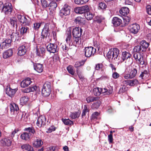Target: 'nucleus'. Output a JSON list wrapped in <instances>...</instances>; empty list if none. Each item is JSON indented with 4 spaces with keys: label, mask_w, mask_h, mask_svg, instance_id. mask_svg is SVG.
I'll use <instances>...</instances> for the list:
<instances>
[{
    "label": "nucleus",
    "mask_w": 151,
    "mask_h": 151,
    "mask_svg": "<svg viewBox=\"0 0 151 151\" xmlns=\"http://www.w3.org/2000/svg\"><path fill=\"white\" fill-rule=\"evenodd\" d=\"M53 61L54 62H56L58 63V62H60L59 56L58 54H55L53 57Z\"/></svg>",
    "instance_id": "5fc2aeb1"
},
{
    "label": "nucleus",
    "mask_w": 151,
    "mask_h": 151,
    "mask_svg": "<svg viewBox=\"0 0 151 151\" xmlns=\"http://www.w3.org/2000/svg\"><path fill=\"white\" fill-rule=\"evenodd\" d=\"M67 69L69 73L73 76L74 75L75 71L73 70V67L72 66L69 65L67 67Z\"/></svg>",
    "instance_id": "de8ad7c7"
},
{
    "label": "nucleus",
    "mask_w": 151,
    "mask_h": 151,
    "mask_svg": "<svg viewBox=\"0 0 151 151\" xmlns=\"http://www.w3.org/2000/svg\"><path fill=\"white\" fill-rule=\"evenodd\" d=\"M106 57L108 59H109L110 61L111 60L112 61V49H110L109 51L107 53L106 55Z\"/></svg>",
    "instance_id": "13d9d810"
},
{
    "label": "nucleus",
    "mask_w": 151,
    "mask_h": 151,
    "mask_svg": "<svg viewBox=\"0 0 151 151\" xmlns=\"http://www.w3.org/2000/svg\"><path fill=\"white\" fill-rule=\"evenodd\" d=\"M80 114V112L79 111L74 112L70 113V116L72 119H75L78 117Z\"/></svg>",
    "instance_id": "ea45409f"
},
{
    "label": "nucleus",
    "mask_w": 151,
    "mask_h": 151,
    "mask_svg": "<svg viewBox=\"0 0 151 151\" xmlns=\"http://www.w3.org/2000/svg\"><path fill=\"white\" fill-rule=\"evenodd\" d=\"M89 10V6L88 5H85L80 7H77L74 9V11L76 13L85 14L86 12Z\"/></svg>",
    "instance_id": "2eb2a0df"
},
{
    "label": "nucleus",
    "mask_w": 151,
    "mask_h": 151,
    "mask_svg": "<svg viewBox=\"0 0 151 151\" xmlns=\"http://www.w3.org/2000/svg\"><path fill=\"white\" fill-rule=\"evenodd\" d=\"M141 55H142L139 53L137 52L134 53L133 55L134 58L136 61H137V60H138Z\"/></svg>",
    "instance_id": "774afa93"
},
{
    "label": "nucleus",
    "mask_w": 151,
    "mask_h": 151,
    "mask_svg": "<svg viewBox=\"0 0 151 151\" xmlns=\"http://www.w3.org/2000/svg\"><path fill=\"white\" fill-rule=\"evenodd\" d=\"M122 20L117 17H114L113 18L112 23L115 27L118 26L122 23Z\"/></svg>",
    "instance_id": "2f4dec72"
},
{
    "label": "nucleus",
    "mask_w": 151,
    "mask_h": 151,
    "mask_svg": "<svg viewBox=\"0 0 151 151\" xmlns=\"http://www.w3.org/2000/svg\"><path fill=\"white\" fill-rule=\"evenodd\" d=\"M93 93L94 95L98 96L100 94V88H95L93 89Z\"/></svg>",
    "instance_id": "6e6d98bb"
},
{
    "label": "nucleus",
    "mask_w": 151,
    "mask_h": 151,
    "mask_svg": "<svg viewBox=\"0 0 151 151\" xmlns=\"http://www.w3.org/2000/svg\"><path fill=\"white\" fill-rule=\"evenodd\" d=\"M29 100L28 97L24 96L22 97L20 99V103L21 105H23L25 104Z\"/></svg>",
    "instance_id": "a19ab883"
},
{
    "label": "nucleus",
    "mask_w": 151,
    "mask_h": 151,
    "mask_svg": "<svg viewBox=\"0 0 151 151\" xmlns=\"http://www.w3.org/2000/svg\"><path fill=\"white\" fill-rule=\"evenodd\" d=\"M46 118L44 116H40L38 118L36 123L39 127H44L46 124Z\"/></svg>",
    "instance_id": "4468645a"
},
{
    "label": "nucleus",
    "mask_w": 151,
    "mask_h": 151,
    "mask_svg": "<svg viewBox=\"0 0 151 151\" xmlns=\"http://www.w3.org/2000/svg\"><path fill=\"white\" fill-rule=\"evenodd\" d=\"M89 111V109L88 108L86 105H84V109L83 110L82 116V117L85 116L87 114L88 115Z\"/></svg>",
    "instance_id": "c03bdc74"
},
{
    "label": "nucleus",
    "mask_w": 151,
    "mask_h": 151,
    "mask_svg": "<svg viewBox=\"0 0 151 151\" xmlns=\"http://www.w3.org/2000/svg\"><path fill=\"white\" fill-rule=\"evenodd\" d=\"M11 37L12 42H15L16 41L18 40L19 37V33L17 31V29H13L12 31Z\"/></svg>",
    "instance_id": "6ab92c4d"
},
{
    "label": "nucleus",
    "mask_w": 151,
    "mask_h": 151,
    "mask_svg": "<svg viewBox=\"0 0 151 151\" xmlns=\"http://www.w3.org/2000/svg\"><path fill=\"white\" fill-rule=\"evenodd\" d=\"M16 89H13L10 88V87L6 88V94L9 97H13L16 92Z\"/></svg>",
    "instance_id": "4be33fe9"
},
{
    "label": "nucleus",
    "mask_w": 151,
    "mask_h": 151,
    "mask_svg": "<svg viewBox=\"0 0 151 151\" xmlns=\"http://www.w3.org/2000/svg\"><path fill=\"white\" fill-rule=\"evenodd\" d=\"M139 66L134 65L129 66L127 68L126 70L132 78L135 77L139 74Z\"/></svg>",
    "instance_id": "39448f33"
},
{
    "label": "nucleus",
    "mask_w": 151,
    "mask_h": 151,
    "mask_svg": "<svg viewBox=\"0 0 151 151\" xmlns=\"http://www.w3.org/2000/svg\"><path fill=\"white\" fill-rule=\"evenodd\" d=\"M55 127L53 126H52L47 129L46 132L48 133H50L52 131H55Z\"/></svg>",
    "instance_id": "bf43d9fd"
},
{
    "label": "nucleus",
    "mask_w": 151,
    "mask_h": 151,
    "mask_svg": "<svg viewBox=\"0 0 151 151\" xmlns=\"http://www.w3.org/2000/svg\"><path fill=\"white\" fill-rule=\"evenodd\" d=\"M83 30L79 27H76L74 28L72 31V35L73 36V39L71 40V32L69 30L67 32H66L67 37L65 41L67 44L69 46L71 44V45H73L75 46L80 44L81 36L82 34Z\"/></svg>",
    "instance_id": "f257e3e1"
},
{
    "label": "nucleus",
    "mask_w": 151,
    "mask_h": 151,
    "mask_svg": "<svg viewBox=\"0 0 151 151\" xmlns=\"http://www.w3.org/2000/svg\"><path fill=\"white\" fill-rule=\"evenodd\" d=\"M13 54V50L10 49L3 53V58L4 59L7 58L11 57Z\"/></svg>",
    "instance_id": "c756f323"
},
{
    "label": "nucleus",
    "mask_w": 151,
    "mask_h": 151,
    "mask_svg": "<svg viewBox=\"0 0 151 151\" xmlns=\"http://www.w3.org/2000/svg\"><path fill=\"white\" fill-rule=\"evenodd\" d=\"M9 47V45H7L4 41L0 45V47L2 49H6Z\"/></svg>",
    "instance_id": "680f3d73"
},
{
    "label": "nucleus",
    "mask_w": 151,
    "mask_h": 151,
    "mask_svg": "<svg viewBox=\"0 0 151 151\" xmlns=\"http://www.w3.org/2000/svg\"><path fill=\"white\" fill-rule=\"evenodd\" d=\"M47 50L50 53H55L58 51L57 45L56 44H49L47 46Z\"/></svg>",
    "instance_id": "ddd939ff"
},
{
    "label": "nucleus",
    "mask_w": 151,
    "mask_h": 151,
    "mask_svg": "<svg viewBox=\"0 0 151 151\" xmlns=\"http://www.w3.org/2000/svg\"><path fill=\"white\" fill-rule=\"evenodd\" d=\"M90 10L86 12L84 14V15L88 20H91L93 17V13L90 12Z\"/></svg>",
    "instance_id": "473e14b6"
},
{
    "label": "nucleus",
    "mask_w": 151,
    "mask_h": 151,
    "mask_svg": "<svg viewBox=\"0 0 151 151\" xmlns=\"http://www.w3.org/2000/svg\"><path fill=\"white\" fill-rule=\"evenodd\" d=\"M18 130L15 129L12 132L8 137L2 139L0 141L2 146H9L11 145L12 139L14 136L15 133H17Z\"/></svg>",
    "instance_id": "7ed1b4c3"
},
{
    "label": "nucleus",
    "mask_w": 151,
    "mask_h": 151,
    "mask_svg": "<svg viewBox=\"0 0 151 151\" xmlns=\"http://www.w3.org/2000/svg\"><path fill=\"white\" fill-rule=\"evenodd\" d=\"M41 2L43 8L48 7L49 4H48L46 0H41Z\"/></svg>",
    "instance_id": "603ef678"
},
{
    "label": "nucleus",
    "mask_w": 151,
    "mask_h": 151,
    "mask_svg": "<svg viewBox=\"0 0 151 151\" xmlns=\"http://www.w3.org/2000/svg\"><path fill=\"white\" fill-rule=\"evenodd\" d=\"M21 148L28 151H34L33 147L29 144H24L21 146Z\"/></svg>",
    "instance_id": "f704fd0d"
},
{
    "label": "nucleus",
    "mask_w": 151,
    "mask_h": 151,
    "mask_svg": "<svg viewBox=\"0 0 151 151\" xmlns=\"http://www.w3.org/2000/svg\"><path fill=\"white\" fill-rule=\"evenodd\" d=\"M62 121L66 125H71L73 124V121L70 120L69 119H62Z\"/></svg>",
    "instance_id": "a18cd8bd"
},
{
    "label": "nucleus",
    "mask_w": 151,
    "mask_h": 151,
    "mask_svg": "<svg viewBox=\"0 0 151 151\" xmlns=\"http://www.w3.org/2000/svg\"><path fill=\"white\" fill-rule=\"evenodd\" d=\"M20 33L22 35H25L29 32V28L27 27H22L20 29Z\"/></svg>",
    "instance_id": "58836bf2"
},
{
    "label": "nucleus",
    "mask_w": 151,
    "mask_h": 151,
    "mask_svg": "<svg viewBox=\"0 0 151 151\" xmlns=\"http://www.w3.org/2000/svg\"><path fill=\"white\" fill-rule=\"evenodd\" d=\"M45 49L42 47L37 48L36 49V54L39 57H42L45 53Z\"/></svg>",
    "instance_id": "c85d7f7f"
},
{
    "label": "nucleus",
    "mask_w": 151,
    "mask_h": 151,
    "mask_svg": "<svg viewBox=\"0 0 151 151\" xmlns=\"http://www.w3.org/2000/svg\"><path fill=\"white\" fill-rule=\"evenodd\" d=\"M127 87L125 85H123L119 90L118 93L121 94L125 92L127 90Z\"/></svg>",
    "instance_id": "8fccbe9b"
},
{
    "label": "nucleus",
    "mask_w": 151,
    "mask_h": 151,
    "mask_svg": "<svg viewBox=\"0 0 151 151\" xmlns=\"http://www.w3.org/2000/svg\"><path fill=\"white\" fill-rule=\"evenodd\" d=\"M32 82L31 79L29 78H27L21 82L20 85L21 87L25 88L29 85Z\"/></svg>",
    "instance_id": "5701e85b"
},
{
    "label": "nucleus",
    "mask_w": 151,
    "mask_h": 151,
    "mask_svg": "<svg viewBox=\"0 0 151 151\" xmlns=\"http://www.w3.org/2000/svg\"><path fill=\"white\" fill-rule=\"evenodd\" d=\"M123 19L125 25H127L129 24L131 19L130 17L126 16H123Z\"/></svg>",
    "instance_id": "09e8293b"
},
{
    "label": "nucleus",
    "mask_w": 151,
    "mask_h": 151,
    "mask_svg": "<svg viewBox=\"0 0 151 151\" xmlns=\"http://www.w3.org/2000/svg\"><path fill=\"white\" fill-rule=\"evenodd\" d=\"M149 45L148 43L145 40H142L140 44L135 46L134 48V51L135 52L140 53L144 52L146 50Z\"/></svg>",
    "instance_id": "f03ea898"
},
{
    "label": "nucleus",
    "mask_w": 151,
    "mask_h": 151,
    "mask_svg": "<svg viewBox=\"0 0 151 151\" xmlns=\"http://www.w3.org/2000/svg\"><path fill=\"white\" fill-rule=\"evenodd\" d=\"M49 28L48 24H45L44 27L42 29L41 40L42 41L46 42H48L47 39H49V36L50 35L49 32Z\"/></svg>",
    "instance_id": "423d86ee"
},
{
    "label": "nucleus",
    "mask_w": 151,
    "mask_h": 151,
    "mask_svg": "<svg viewBox=\"0 0 151 151\" xmlns=\"http://www.w3.org/2000/svg\"><path fill=\"white\" fill-rule=\"evenodd\" d=\"M43 144V142L40 139H37L33 143V146L36 148H38L41 146Z\"/></svg>",
    "instance_id": "72a5a7b5"
},
{
    "label": "nucleus",
    "mask_w": 151,
    "mask_h": 151,
    "mask_svg": "<svg viewBox=\"0 0 151 151\" xmlns=\"http://www.w3.org/2000/svg\"><path fill=\"white\" fill-rule=\"evenodd\" d=\"M112 61H117L119 60V51L118 49L117 48H114L112 49Z\"/></svg>",
    "instance_id": "f3484780"
},
{
    "label": "nucleus",
    "mask_w": 151,
    "mask_h": 151,
    "mask_svg": "<svg viewBox=\"0 0 151 151\" xmlns=\"http://www.w3.org/2000/svg\"><path fill=\"white\" fill-rule=\"evenodd\" d=\"M18 116H19L21 119L25 121H26L27 120V116H26L25 114H24L23 113H21L19 114Z\"/></svg>",
    "instance_id": "3c124183"
},
{
    "label": "nucleus",
    "mask_w": 151,
    "mask_h": 151,
    "mask_svg": "<svg viewBox=\"0 0 151 151\" xmlns=\"http://www.w3.org/2000/svg\"><path fill=\"white\" fill-rule=\"evenodd\" d=\"M119 76V74L117 72L114 71L113 72L112 77L115 79L118 78Z\"/></svg>",
    "instance_id": "e2e57ef3"
},
{
    "label": "nucleus",
    "mask_w": 151,
    "mask_h": 151,
    "mask_svg": "<svg viewBox=\"0 0 151 151\" xmlns=\"http://www.w3.org/2000/svg\"><path fill=\"white\" fill-rule=\"evenodd\" d=\"M100 106V103L97 102L94 103L92 105V108L93 109H97Z\"/></svg>",
    "instance_id": "338daca9"
},
{
    "label": "nucleus",
    "mask_w": 151,
    "mask_h": 151,
    "mask_svg": "<svg viewBox=\"0 0 151 151\" xmlns=\"http://www.w3.org/2000/svg\"><path fill=\"white\" fill-rule=\"evenodd\" d=\"M52 83L50 82L46 81L44 84L42 89V94L44 97L48 96L51 91Z\"/></svg>",
    "instance_id": "20e7f679"
},
{
    "label": "nucleus",
    "mask_w": 151,
    "mask_h": 151,
    "mask_svg": "<svg viewBox=\"0 0 151 151\" xmlns=\"http://www.w3.org/2000/svg\"><path fill=\"white\" fill-rule=\"evenodd\" d=\"M85 55L86 57L93 56L96 52V49L92 47H86L84 49Z\"/></svg>",
    "instance_id": "1a4fd4ad"
},
{
    "label": "nucleus",
    "mask_w": 151,
    "mask_h": 151,
    "mask_svg": "<svg viewBox=\"0 0 151 151\" xmlns=\"http://www.w3.org/2000/svg\"><path fill=\"white\" fill-rule=\"evenodd\" d=\"M24 130L26 131L27 132H28V133L32 137L36 133V131L34 128L32 126L25 128Z\"/></svg>",
    "instance_id": "b1692460"
},
{
    "label": "nucleus",
    "mask_w": 151,
    "mask_h": 151,
    "mask_svg": "<svg viewBox=\"0 0 151 151\" xmlns=\"http://www.w3.org/2000/svg\"><path fill=\"white\" fill-rule=\"evenodd\" d=\"M38 88V87L34 85L25 88L23 90L22 92L24 93H29L32 92H34L37 90Z\"/></svg>",
    "instance_id": "393cba45"
},
{
    "label": "nucleus",
    "mask_w": 151,
    "mask_h": 151,
    "mask_svg": "<svg viewBox=\"0 0 151 151\" xmlns=\"http://www.w3.org/2000/svg\"><path fill=\"white\" fill-rule=\"evenodd\" d=\"M17 17L20 23L24 25L29 26L30 24L29 20L28 19L24 16L20 14H17Z\"/></svg>",
    "instance_id": "9b49d317"
},
{
    "label": "nucleus",
    "mask_w": 151,
    "mask_h": 151,
    "mask_svg": "<svg viewBox=\"0 0 151 151\" xmlns=\"http://www.w3.org/2000/svg\"><path fill=\"white\" fill-rule=\"evenodd\" d=\"M122 51V58L123 61H124L125 60H127L128 59H129L131 56V54L128 52L126 51Z\"/></svg>",
    "instance_id": "a878e982"
},
{
    "label": "nucleus",
    "mask_w": 151,
    "mask_h": 151,
    "mask_svg": "<svg viewBox=\"0 0 151 151\" xmlns=\"http://www.w3.org/2000/svg\"><path fill=\"white\" fill-rule=\"evenodd\" d=\"M129 29L131 33L133 34H136L138 32L140 29V26L137 24H133L129 26Z\"/></svg>",
    "instance_id": "dca6fc26"
},
{
    "label": "nucleus",
    "mask_w": 151,
    "mask_h": 151,
    "mask_svg": "<svg viewBox=\"0 0 151 151\" xmlns=\"http://www.w3.org/2000/svg\"><path fill=\"white\" fill-rule=\"evenodd\" d=\"M137 61H139L140 65H143L144 64L145 62L143 60V57L142 55L137 60Z\"/></svg>",
    "instance_id": "0e129e2a"
},
{
    "label": "nucleus",
    "mask_w": 151,
    "mask_h": 151,
    "mask_svg": "<svg viewBox=\"0 0 151 151\" xmlns=\"http://www.w3.org/2000/svg\"><path fill=\"white\" fill-rule=\"evenodd\" d=\"M17 17L20 23L24 25L29 26L30 24L29 20L28 19L24 16L20 14H17Z\"/></svg>",
    "instance_id": "9d476101"
},
{
    "label": "nucleus",
    "mask_w": 151,
    "mask_h": 151,
    "mask_svg": "<svg viewBox=\"0 0 151 151\" xmlns=\"http://www.w3.org/2000/svg\"><path fill=\"white\" fill-rule=\"evenodd\" d=\"M119 12L121 16H126L129 13V10L127 7H123L120 9Z\"/></svg>",
    "instance_id": "cd10ccee"
},
{
    "label": "nucleus",
    "mask_w": 151,
    "mask_h": 151,
    "mask_svg": "<svg viewBox=\"0 0 151 151\" xmlns=\"http://www.w3.org/2000/svg\"><path fill=\"white\" fill-rule=\"evenodd\" d=\"M70 7L67 4H65L59 13L60 16L63 18L69 15L70 13Z\"/></svg>",
    "instance_id": "0eeeda50"
},
{
    "label": "nucleus",
    "mask_w": 151,
    "mask_h": 151,
    "mask_svg": "<svg viewBox=\"0 0 151 151\" xmlns=\"http://www.w3.org/2000/svg\"><path fill=\"white\" fill-rule=\"evenodd\" d=\"M17 17L20 23L24 25L29 26L30 24L29 20L28 19L24 16L20 14H17Z\"/></svg>",
    "instance_id": "f8f14e48"
},
{
    "label": "nucleus",
    "mask_w": 151,
    "mask_h": 151,
    "mask_svg": "<svg viewBox=\"0 0 151 151\" xmlns=\"http://www.w3.org/2000/svg\"><path fill=\"white\" fill-rule=\"evenodd\" d=\"M20 137L22 139L27 141L29 140L32 137L28 132H25L21 134Z\"/></svg>",
    "instance_id": "c9c22d12"
},
{
    "label": "nucleus",
    "mask_w": 151,
    "mask_h": 151,
    "mask_svg": "<svg viewBox=\"0 0 151 151\" xmlns=\"http://www.w3.org/2000/svg\"><path fill=\"white\" fill-rule=\"evenodd\" d=\"M148 72L147 71L145 70L144 71L142 72L140 74L139 77L141 78L142 79H145L148 76Z\"/></svg>",
    "instance_id": "79ce46f5"
},
{
    "label": "nucleus",
    "mask_w": 151,
    "mask_h": 151,
    "mask_svg": "<svg viewBox=\"0 0 151 151\" xmlns=\"http://www.w3.org/2000/svg\"><path fill=\"white\" fill-rule=\"evenodd\" d=\"M9 107L11 112H14L15 111H17L19 109L18 106L14 103L11 104L9 106Z\"/></svg>",
    "instance_id": "e433bc0d"
},
{
    "label": "nucleus",
    "mask_w": 151,
    "mask_h": 151,
    "mask_svg": "<svg viewBox=\"0 0 151 151\" xmlns=\"http://www.w3.org/2000/svg\"><path fill=\"white\" fill-rule=\"evenodd\" d=\"M48 6H49V9L50 10V14H52V11L55 10L57 6V4L56 2L52 1L49 4Z\"/></svg>",
    "instance_id": "bb28decb"
},
{
    "label": "nucleus",
    "mask_w": 151,
    "mask_h": 151,
    "mask_svg": "<svg viewBox=\"0 0 151 151\" xmlns=\"http://www.w3.org/2000/svg\"><path fill=\"white\" fill-rule=\"evenodd\" d=\"M138 83V81L137 79L129 81L128 85L131 86H134Z\"/></svg>",
    "instance_id": "49530a36"
},
{
    "label": "nucleus",
    "mask_w": 151,
    "mask_h": 151,
    "mask_svg": "<svg viewBox=\"0 0 151 151\" xmlns=\"http://www.w3.org/2000/svg\"><path fill=\"white\" fill-rule=\"evenodd\" d=\"M28 48V47L26 44L20 46L18 49V55L20 56L24 55L26 53Z\"/></svg>",
    "instance_id": "a211bd4d"
},
{
    "label": "nucleus",
    "mask_w": 151,
    "mask_h": 151,
    "mask_svg": "<svg viewBox=\"0 0 151 151\" xmlns=\"http://www.w3.org/2000/svg\"><path fill=\"white\" fill-rule=\"evenodd\" d=\"M84 19L80 17H78L76 18L74 20V22L77 25H82L84 24Z\"/></svg>",
    "instance_id": "7c9ffc66"
},
{
    "label": "nucleus",
    "mask_w": 151,
    "mask_h": 151,
    "mask_svg": "<svg viewBox=\"0 0 151 151\" xmlns=\"http://www.w3.org/2000/svg\"><path fill=\"white\" fill-rule=\"evenodd\" d=\"M89 0H75L74 2L77 4H82L87 2Z\"/></svg>",
    "instance_id": "864d4df0"
},
{
    "label": "nucleus",
    "mask_w": 151,
    "mask_h": 151,
    "mask_svg": "<svg viewBox=\"0 0 151 151\" xmlns=\"http://www.w3.org/2000/svg\"><path fill=\"white\" fill-rule=\"evenodd\" d=\"M8 21L13 28L15 27L16 29H17L18 26V21L16 18L14 17L10 18L9 19H8Z\"/></svg>",
    "instance_id": "aec40b11"
},
{
    "label": "nucleus",
    "mask_w": 151,
    "mask_h": 151,
    "mask_svg": "<svg viewBox=\"0 0 151 151\" xmlns=\"http://www.w3.org/2000/svg\"><path fill=\"white\" fill-rule=\"evenodd\" d=\"M2 11L5 15L9 16L12 11V6L11 4L7 2L5 3L4 5L3 4Z\"/></svg>",
    "instance_id": "6e6552de"
},
{
    "label": "nucleus",
    "mask_w": 151,
    "mask_h": 151,
    "mask_svg": "<svg viewBox=\"0 0 151 151\" xmlns=\"http://www.w3.org/2000/svg\"><path fill=\"white\" fill-rule=\"evenodd\" d=\"M41 23L36 22L34 24V28L35 30H38L40 27Z\"/></svg>",
    "instance_id": "052dcab7"
},
{
    "label": "nucleus",
    "mask_w": 151,
    "mask_h": 151,
    "mask_svg": "<svg viewBox=\"0 0 151 151\" xmlns=\"http://www.w3.org/2000/svg\"><path fill=\"white\" fill-rule=\"evenodd\" d=\"M86 60H82L80 62H76L75 65L74 67L76 68H78V67L83 65Z\"/></svg>",
    "instance_id": "37998d69"
},
{
    "label": "nucleus",
    "mask_w": 151,
    "mask_h": 151,
    "mask_svg": "<svg viewBox=\"0 0 151 151\" xmlns=\"http://www.w3.org/2000/svg\"><path fill=\"white\" fill-rule=\"evenodd\" d=\"M99 99L98 97H94L92 96H90L86 98V101L88 103H90L91 102H93L94 101H97Z\"/></svg>",
    "instance_id": "4c0bfd02"
},
{
    "label": "nucleus",
    "mask_w": 151,
    "mask_h": 151,
    "mask_svg": "<svg viewBox=\"0 0 151 151\" xmlns=\"http://www.w3.org/2000/svg\"><path fill=\"white\" fill-rule=\"evenodd\" d=\"M99 7L102 9H104L106 8L107 5L104 2H101L99 4Z\"/></svg>",
    "instance_id": "4d7b16f0"
},
{
    "label": "nucleus",
    "mask_w": 151,
    "mask_h": 151,
    "mask_svg": "<svg viewBox=\"0 0 151 151\" xmlns=\"http://www.w3.org/2000/svg\"><path fill=\"white\" fill-rule=\"evenodd\" d=\"M104 18L99 16H97L95 19V21L98 23H100L101 22Z\"/></svg>",
    "instance_id": "69168bd1"
},
{
    "label": "nucleus",
    "mask_w": 151,
    "mask_h": 151,
    "mask_svg": "<svg viewBox=\"0 0 151 151\" xmlns=\"http://www.w3.org/2000/svg\"><path fill=\"white\" fill-rule=\"evenodd\" d=\"M34 70L39 73H42L43 70V65L40 63H33Z\"/></svg>",
    "instance_id": "412c9836"
}]
</instances>
